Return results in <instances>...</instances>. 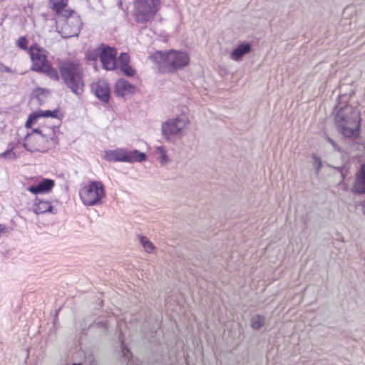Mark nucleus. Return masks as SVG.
I'll return each instance as SVG.
<instances>
[{
	"label": "nucleus",
	"mask_w": 365,
	"mask_h": 365,
	"mask_svg": "<svg viewBox=\"0 0 365 365\" xmlns=\"http://www.w3.org/2000/svg\"><path fill=\"white\" fill-rule=\"evenodd\" d=\"M66 7H53L56 12V24L58 32L65 38L77 36L81 29L83 23L80 16L73 10H67Z\"/></svg>",
	"instance_id": "nucleus-1"
},
{
	"label": "nucleus",
	"mask_w": 365,
	"mask_h": 365,
	"mask_svg": "<svg viewBox=\"0 0 365 365\" xmlns=\"http://www.w3.org/2000/svg\"><path fill=\"white\" fill-rule=\"evenodd\" d=\"M360 114L358 110L350 105L341 108L336 116L338 130L345 136L356 138L359 133Z\"/></svg>",
	"instance_id": "nucleus-2"
},
{
	"label": "nucleus",
	"mask_w": 365,
	"mask_h": 365,
	"mask_svg": "<svg viewBox=\"0 0 365 365\" xmlns=\"http://www.w3.org/2000/svg\"><path fill=\"white\" fill-rule=\"evenodd\" d=\"M62 80L71 91L81 96L84 91L83 73L78 63L68 61L61 62L58 66Z\"/></svg>",
	"instance_id": "nucleus-3"
},
{
	"label": "nucleus",
	"mask_w": 365,
	"mask_h": 365,
	"mask_svg": "<svg viewBox=\"0 0 365 365\" xmlns=\"http://www.w3.org/2000/svg\"><path fill=\"white\" fill-rule=\"evenodd\" d=\"M150 59L169 72L176 71L186 66L190 62L187 53L177 50H170L168 52L158 51L150 56Z\"/></svg>",
	"instance_id": "nucleus-4"
},
{
	"label": "nucleus",
	"mask_w": 365,
	"mask_h": 365,
	"mask_svg": "<svg viewBox=\"0 0 365 365\" xmlns=\"http://www.w3.org/2000/svg\"><path fill=\"white\" fill-rule=\"evenodd\" d=\"M79 197L86 206L99 205L106 197V190L101 181L92 180L79 190Z\"/></svg>",
	"instance_id": "nucleus-5"
},
{
	"label": "nucleus",
	"mask_w": 365,
	"mask_h": 365,
	"mask_svg": "<svg viewBox=\"0 0 365 365\" xmlns=\"http://www.w3.org/2000/svg\"><path fill=\"white\" fill-rule=\"evenodd\" d=\"M145 153L138 150H128L125 148H116L108 150L105 152L104 159L108 162H123V163H141L146 160Z\"/></svg>",
	"instance_id": "nucleus-6"
},
{
	"label": "nucleus",
	"mask_w": 365,
	"mask_h": 365,
	"mask_svg": "<svg viewBox=\"0 0 365 365\" xmlns=\"http://www.w3.org/2000/svg\"><path fill=\"white\" fill-rule=\"evenodd\" d=\"M160 0H136L135 5V20L145 24L151 19L159 9Z\"/></svg>",
	"instance_id": "nucleus-7"
},
{
	"label": "nucleus",
	"mask_w": 365,
	"mask_h": 365,
	"mask_svg": "<svg viewBox=\"0 0 365 365\" xmlns=\"http://www.w3.org/2000/svg\"><path fill=\"white\" fill-rule=\"evenodd\" d=\"M24 141L23 146L31 153H44L56 144V140L52 136L33 135V134H27Z\"/></svg>",
	"instance_id": "nucleus-8"
},
{
	"label": "nucleus",
	"mask_w": 365,
	"mask_h": 365,
	"mask_svg": "<svg viewBox=\"0 0 365 365\" xmlns=\"http://www.w3.org/2000/svg\"><path fill=\"white\" fill-rule=\"evenodd\" d=\"M188 123L189 121L185 117H177L168 119L162 123V135L166 140H170L173 137L181 134Z\"/></svg>",
	"instance_id": "nucleus-9"
},
{
	"label": "nucleus",
	"mask_w": 365,
	"mask_h": 365,
	"mask_svg": "<svg viewBox=\"0 0 365 365\" xmlns=\"http://www.w3.org/2000/svg\"><path fill=\"white\" fill-rule=\"evenodd\" d=\"M96 55H99L104 69L112 71L116 68L117 51L115 48L106 44H101L96 48Z\"/></svg>",
	"instance_id": "nucleus-10"
},
{
	"label": "nucleus",
	"mask_w": 365,
	"mask_h": 365,
	"mask_svg": "<svg viewBox=\"0 0 365 365\" xmlns=\"http://www.w3.org/2000/svg\"><path fill=\"white\" fill-rule=\"evenodd\" d=\"M29 55L32 63L31 70L33 71L39 73L50 63L47 58L46 51L37 45L30 47Z\"/></svg>",
	"instance_id": "nucleus-11"
},
{
	"label": "nucleus",
	"mask_w": 365,
	"mask_h": 365,
	"mask_svg": "<svg viewBox=\"0 0 365 365\" xmlns=\"http://www.w3.org/2000/svg\"><path fill=\"white\" fill-rule=\"evenodd\" d=\"M93 93L103 103H108L110 99V90L108 83L100 80L91 84Z\"/></svg>",
	"instance_id": "nucleus-12"
},
{
	"label": "nucleus",
	"mask_w": 365,
	"mask_h": 365,
	"mask_svg": "<svg viewBox=\"0 0 365 365\" xmlns=\"http://www.w3.org/2000/svg\"><path fill=\"white\" fill-rule=\"evenodd\" d=\"M54 180L45 178L36 185H31L27 187V190L34 194L47 193L54 187Z\"/></svg>",
	"instance_id": "nucleus-13"
},
{
	"label": "nucleus",
	"mask_w": 365,
	"mask_h": 365,
	"mask_svg": "<svg viewBox=\"0 0 365 365\" xmlns=\"http://www.w3.org/2000/svg\"><path fill=\"white\" fill-rule=\"evenodd\" d=\"M135 86L126 80L120 79L115 85V93L117 96L124 97L135 92Z\"/></svg>",
	"instance_id": "nucleus-14"
},
{
	"label": "nucleus",
	"mask_w": 365,
	"mask_h": 365,
	"mask_svg": "<svg viewBox=\"0 0 365 365\" xmlns=\"http://www.w3.org/2000/svg\"><path fill=\"white\" fill-rule=\"evenodd\" d=\"M34 210L37 215L46 212L55 214L56 211L51 205L50 202L41 200L38 197L36 198Z\"/></svg>",
	"instance_id": "nucleus-15"
},
{
	"label": "nucleus",
	"mask_w": 365,
	"mask_h": 365,
	"mask_svg": "<svg viewBox=\"0 0 365 365\" xmlns=\"http://www.w3.org/2000/svg\"><path fill=\"white\" fill-rule=\"evenodd\" d=\"M353 190L357 193H365V164L361 165L356 174Z\"/></svg>",
	"instance_id": "nucleus-16"
},
{
	"label": "nucleus",
	"mask_w": 365,
	"mask_h": 365,
	"mask_svg": "<svg viewBox=\"0 0 365 365\" xmlns=\"http://www.w3.org/2000/svg\"><path fill=\"white\" fill-rule=\"evenodd\" d=\"M251 45L249 43H242L238 45L230 53V58L237 61L251 51Z\"/></svg>",
	"instance_id": "nucleus-17"
},
{
	"label": "nucleus",
	"mask_w": 365,
	"mask_h": 365,
	"mask_svg": "<svg viewBox=\"0 0 365 365\" xmlns=\"http://www.w3.org/2000/svg\"><path fill=\"white\" fill-rule=\"evenodd\" d=\"M39 73L46 75L50 79L56 81H58L60 79V76L58 73V71L52 66L51 63L44 68H43Z\"/></svg>",
	"instance_id": "nucleus-18"
},
{
	"label": "nucleus",
	"mask_w": 365,
	"mask_h": 365,
	"mask_svg": "<svg viewBox=\"0 0 365 365\" xmlns=\"http://www.w3.org/2000/svg\"><path fill=\"white\" fill-rule=\"evenodd\" d=\"M265 319L262 315L257 314L252 317L251 327L253 329H259L264 324Z\"/></svg>",
	"instance_id": "nucleus-19"
},
{
	"label": "nucleus",
	"mask_w": 365,
	"mask_h": 365,
	"mask_svg": "<svg viewBox=\"0 0 365 365\" xmlns=\"http://www.w3.org/2000/svg\"><path fill=\"white\" fill-rule=\"evenodd\" d=\"M156 153L159 155V161L161 164L165 165L169 161L166 151L163 146L156 148Z\"/></svg>",
	"instance_id": "nucleus-20"
},
{
	"label": "nucleus",
	"mask_w": 365,
	"mask_h": 365,
	"mask_svg": "<svg viewBox=\"0 0 365 365\" xmlns=\"http://www.w3.org/2000/svg\"><path fill=\"white\" fill-rule=\"evenodd\" d=\"M36 113H38V118H40V117H45V118L51 117V118H56L58 116V110H40V111L36 112Z\"/></svg>",
	"instance_id": "nucleus-21"
},
{
	"label": "nucleus",
	"mask_w": 365,
	"mask_h": 365,
	"mask_svg": "<svg viewBox=\"0 0 365 365\" xmlns=\"http://www.w3.org/2000/svg\"><path fill=\"white\" fill-rule=\"evenodd\" d=\"M140 243L147 252L150 253L153 252L154 246L145 237H140Z\"/></svg>",
	"instance_id": "nucleus-22"
},
{
	"label": "nucleus",
	"mask_w": 365,
	"mask_h": 365,
	"mask_svg": "<svg viewBox=\"0 0 365 365\" xmlns=\"http://www.w3.org/2000/svg\"><path fill=\"white\" fill-rule=\"evenodd\" d=\"M120 71L127 76L131 77L133 76L135 71V70L129 65H123L120 67Z\"/></svg>",
	"instance_id": "nucleus-23"
},
{
	"label": "nucleus",
	"mask_w": 365,
	"mask_h": 365,
	"mask_svg": "<svg viewBox=\"0 0 365 365\" xmlns=\"http://www.w3.org/2000/svg\"><path fill=\"white\" fill-rule=\"evenodd\" d=\"M121 349L123 352V356L125 360H128V363H131V359H130V356L132 357V354L130 352V350L125 346L123 341H121Z\"/></svg>",
	"instance_id": "nucleus-24"
},
{
	"label": "nucleus",
	"mask_w": 365,
	"mask_h": 365,
	"mask_svg": "<svg viewBox=\"0 0 365 365\" xmlns=\"http://www.w3.org/2000/svg\"><path fill=\"white\" fill-rule=\"evenodd\" d=\"M118 61L120 64V67L123 65L129 64L130 56L127 53H121Z\"/></svg>",
	"instance_id": "nucleus-25"
},
{
	"label": "nucleus",
	"mask_w": 365,
	"mask_h": 365,
	"mask_svg": "<svg viewBox=\"0 0 365 365\" xmlns=\"http://www.w3.org/2000/svg\"><path fill=\"white\" fill-rule=\"evenodd\" d=\"M36 98L39 101H43V98H46L48 94V91L44 88H37L35 91Z\"/></svg>",
	"instance_id": "nucleus-26"
},
{
	"label": "nucleus",
	"mask_w": 365,
	"mask_h": 365,
	"mask_svg": "<svg viewBox=\"0 0 365 365\" xmlns=\"http://www.w3.org/2000/svg\"><path fill=\"white\" fill-rule=\"evenodd\" d=\"M38 118V113H36V112L31 113L29 116V118H28V119H27V120L26 122V125H25L26 127V128H31V125L36 122V120Z\"/></svg>",
	"instance_id": "nucleus-27"
},
{
	"label": "nucleus",
	"mask_w": 365,
	"mask_h": 365,
	"mask_svg": "<svg viewBox=\"0 0 365 365\" xmlns=\"http://www.w3.org/2000/svg\"><path fill=\"white\" fill-rule=\"evenodd\" d=\"M312 158L314 160V167L316 170V173L319 174L322 167V163L321 159L317 157V155H314L312 156Z\"/></svg>",
	"instance_id": "nucleus-28"
},
{
	"label": "nucleus",
	"mask_w": 365,
	"mask_h": 365,
	"mask_svg": "<svg viewBox=\"0 0 365 365\" xmlns=\"http://www.w3.org/2000/svg\"><path fill=\"white\" fill-rule=\"evenodd\" d=\"M16 45L23 50H26L28 48V40L25 36H21L16 41Z\"/></svg>",
	"instance_id": "nucleus-29"
},
{
	"label": "nucleus",
	"mask_w": 365,
	"mask_h": 365,
	"mask_svg": "<svg viewBox=\"0 0 365 365\" xmlns=\"http://www.w3.org/2000/svg\"><path fill=\"white\" fill-rule=\"evenodd\" d=\"M67 4H68V0H60V1H57L56 2H53V7H56V6H58V7H66L67 6Z\"/></svg>",
	"instance_id": "nucleus-30"
},
{
	"label": "nucleus",
	"mask_w": 365,
	"mask_h": 365,
	"mask_svg": "<svg viewBox=\"0 0 365 365\" xmlns=\"http://www.w3.org/2000/svg\"><path fill=\"white\" fill-rule=\"evenodd\" d=\"M327 139L329 142V143L332 145V147L334 148V150H336L337 151H340V146L334 140H332L329 136H327Z\"/></svg>",
	"instance_id": "nucleus-31"
},
{
	"label": "nucleus",
	"mask_w": 365,
	"mask_h": 365,
	"mask_svg": "<svg viewBox=\"0 0 365 365\" xmlns=\"http://www.w3.org/2000/svg\"><path fill=\"white\" fill-rule=\"evenodd\" d=\"M0 72H6V73H12V70L8 67L7 66L3 64V63H0Z\"/></svg>",
	"instance_id": "nucleus-32"
},
{
	"label": "nucleus",
	"mask_w": 365,
	"mask_h": 365,
	"mask_svg": "<svg viewBox=\"0 0 365 365\" xmlns=\"http://www.w3.org/2000/svg\"><path fill=\"white\" fill-rule=\"evenodd\" d=\"M12 149H8L2 153L0 156L6 158L8 155H12V158H16V154L11 152Z\"/></svg>",
	"instance_id": "nucleus-33"
},
{
	"label": "nucleus",
	"mask_w": 365,
	"mask_h": 365,
	"mask_svg": "<svg viewBox=\"0 0 365 365\" xmlns=\"http://www.w3.org/2000/svg\"><path fill=\"white\" fill-rule=\"evenodd\" d=\"M87 57L88 59L92 61H96L99 57V55H96V49L93 51V53H89L87 54Z\"/></svg>",
	"instance_id": "nucleus-34"
},
{
	"label": "nucleus",
	"mask_w": 365,
	"mask_h": 365,
	"mask_svg": "<svg viewBox=\"0 0 365 365\" xmlns=\"http://www.w3.org/2000/svg\"><path fill=\"white\" fill-rule=\"evenodd\" d=\"M30 134H33V135H46L39 128L34 129Z\"/></svg>",
	"instance_id": "nucleus-35"
},
{
	"label": "nucleus",
	"mask_w": 365,
	"mask_h": 365,
	"mask_svg": "<svg viewBox=\"0 0 365 365\" xmlns=\"http://www.w3.org/2000/svg\"><path fill=\"white\" fill-rule=\"evenodd\" d=\"M50 132H51V133L52 135H53V130H50Z\"/></svg>",
	"instance_id": "nucleus-36"
},
{
	"label": "nucleus",
	"mask_w": 365,
	"mask_h": 365,
	"mask_svg": "<svg viewBox=\"0 0 365 365\" xmlns=\"http://www.w3.org/2000/svg\"><path fill=\"white\" fill-rule=\"evenodd\" d=\"M73 365H81L80 364H73Z\"/></svg>",
	"instance_id": "nucleus-37"
}]
</instances>
